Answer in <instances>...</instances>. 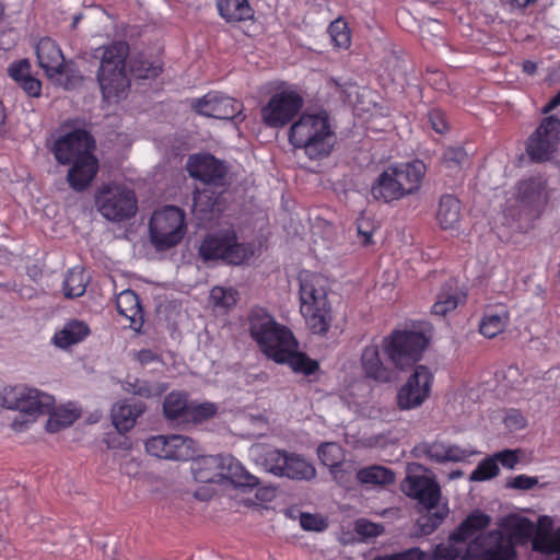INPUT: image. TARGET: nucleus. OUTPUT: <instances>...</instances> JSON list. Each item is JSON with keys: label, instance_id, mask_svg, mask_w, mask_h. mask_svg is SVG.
<instances>
[{"label": "nucleus", "instance_id": "f257e3e1", "mask_svg": "<svg viewBox=\"0 0 560 560\" xmlns=\"http://www.w3.org/2000/svg\"><path fill=\"white\" fill-rule=\"evenodd\" d=\"M249 335L260 351L277 363H289L294 372L314 374L319 365L305 353L298 352L293 332L276 322L265 308L254 307L248 314Z\"/></svg>", "mask_w": 560, "mask_h": 560}, {"label": "nucleus", "instance_id": "f03ea898", "mask_svg": "<svg viewBox=\"0 0 560 560\" xmlns=\"http://www.w3.org/2000/svg\"><path fill=\"white\" fill-rule=\"evenodd\" d=\"M289 142L312 161L328 158L336 144V132L331 117L326 109L304 110L291 124Z\"/></svg>", "mask_w": 560, "mask_h": 560}, {"label": "nucleus", "instance_id": "7ed1b4c3", "mask_svg": "<svg viewBox=\"0 0 560 560\" xmlns=\"http://www.w3.org/2000/svg\"><path fill=\"white\" fill-rule=\"evenodd\" d=\"M101 49L102 56L96 73L101 93L104 101L118 103L127 96L130 88L126 70L130 46L126 40H114Z\"/></svg>", "mask_w": 560, "mask_h": 560}, {"label": "nucleus", "instance_id": "20e7f679", "mask_svg": "<svg viewBox=\"0 0 560 560\" xmlns=\"http://www.w3.org/2000/svg\"><path fill=\"white\" fill-rule=\"evenodd\" d=\"M299 280L301 314L313 334L325 335L331 324L327 279L319 273L302 271Z\"/></svg>", "mask_w": 560, "mask_h": 560}, {"label": "nucleus", "instance_id": "39448f33", "mask_svg": "<svg viewBox=\"0 0 560 560\" xmlns=\"http://www.w3.org/2000/svg\"><path fill=\"white\" fill-rule=\"evenodd\" d=\"M0 398L3 407L20 411L12 422V429L16 432L26 430L37 416L45 415L55 405L52 396L25 385L3 387Z\"/></svg>", "mask_w": 560, "mask_h": 560}, {"label": "nucleus", "instance_id": "423d86ee", "mask_svg": "<svg viewBox=\"0 0 560 560\" xmlns=\"http://www.w3.org/2000/svg\"><path fill=\"white\" fill-rule=\"evenodd\" d=\"M254 245L238 241L233 229L219 230L207 234L198 254L202 261L221 260L226 265L240 266L254 256Z\"/></svg>", "mask_w": 560, "mask_h": 560}, {"label": "nucleus", "instance_id": "0eeeda50", "mask_svg": "<svg viewBox=\"0 0 560 560\" xmlns=\"http://www.w3.org/2000/svg\"><path fill=\"white\" fill-rule=\"evenodd\" d=\"M430 337L422 329H394L383 338L382 348L396 369L405 370L422 359Z\"/></svg>", "mask_w": 560, "mask_h": 560}, {"label": "nucleus", "instance_id": "6e6552de", "mask_svg": "<svg viewBox=\"0 0 560 560\" xmlns=\"http://www.w3.org/2000/svg\"><path fill=\"white\" fill-rule=\"evenodd\" d=\"M149 231L151 242L161 250L176 246L186 234L185 212L176 206H165L153 212Z\"/></svg>", "mask_w": 560, "mask_h": 560}, {"label": "nucleus", "instance_id": "1a4fd4ad", "mask_svg": "<svg viewBox=\"0 0 560 560\" xmlns=\"http://www.w3.org/2000/svg\"><path fill=\"white\" fill-rule=\"evenodd\" d=\"M304 106V98L294 86L276 90L261 107V119L267 127L283 128L292 122Z\"/></svg>", "mask_w": 560, "mask_h": 560}, {"label": "nucleus", "instance_id": "9d476101", "mask_svg": "<svg viewBox=\"0 0 560 560\" xmlns=\"http://www.w3.org/2000/svg\"><path fill=\"white\" fill-rule=\"evenodd\" d=\"M560 144V119L555 115L544 117L525 141V152L534 163L553 159Z\"/></svg>", "mask_w": 560, "mask_h": 560}, {"label": "nucleus", "instance_id": "9b49d317", "mask_svg": "<svg viewBox=\"0 0 560 560\" xmlns=\"http://www.w3.org/2000/svg\"><path fill=\"white\" fill-rule=\"evenodd\" d=\"M96 203L101 214L113 222L128 220L138 211L135 191L121 185H109L100 189Z\"/></svg>", "mask_w": 560, "mask_h": 560}, {"label": "nucleus", "instance_id": "f8f14e48", "mask_svg": "<svg viewBox=\"0 0 560 560\" xmlns=\"http://www.w3.org/2000/svg\"><path fill=\"white\" fill-rule=\"evenodd\" d=\"M266 469L275 476L292 480H311L316 470L302 456L281 450L269 451L265 456Z\"/></svg>", "mask_w": 560, "mask_h": 560}, {"label": "nucleus", "instance_id": "ddd939ff", "mask_svg": "<svg viewBox=\"0 0 560 560\" xmlns=\"http://www.w3.org/2000/svg\"><path fill=\"white\" fill-rule=\"evenodd\" d=\"M148 454L171 460H190L197 455V443L184 435H156L147 440Z\"/></svg>", "mask_w": 560, "mask_h": 560}, {"label": "nucleus", "instance_id": "4468645a", "mask_svg": "<svg viewBox=\"0 0 560 560\" xmlns=\"http://www.w3.org/2000/svg\"><path fill=\"white\" fill-rule=\"evenodd\" d=\"M434 375L424 365H417L407 382L398 389L397 406L400 410L420 407L430 396Z\"/></svg>", "mask_w": 560, "mask_h": 560}, {"label": "nucleus", "instance_id": "2eb2a0df", "mask_svg": "<svg viewBox=\"0 0 560 560\" xmlns=\"http://www.w3.org/2000/svg\"><path fill=\"white\" fill-rule=\"evenodd\" d=\"M95 149V140L85 129H74L52 143L50 151L56 161L61 165L79 160L85 154H92Z\"/></svg>", "mask_w": 560, "mask_h": 560}, {"label": "nucleus", "instance_id": "dca6fc26", "mask_svg": "<svg viewBox=\"0 0 560 560\" xmlns=\"http://www.w3.org/2000/svg\"><path fill=\"white\" fill-rule=\"evenodd\" d=\"M401 491L427 510L436 508L441 499V487L433 477L407 475L400 485Z\"/></svg>", "mask_w": 560, "mask_h": 560}, {"label": "nucleus", "instance_id": "f3484780", "mask_svg": "<svg viewBox=\"0 0 560 560\" xmlns=\"http://www.w3.org/2000/svg\"><path fill=\"white\" fill-rule=\"evenodd\" d=\"M187 171L190 177L212 186H223L228 175V166L212 154L190 155Z\"/></svg>", "mask_w": 560, "mask_h": 560}, {"label": "nucleus", "instance_id": "a211bd4d", "mask_svg": "<svg viewBox=\"0 0 560 560\" xmlns=\"http://www.w3.org/2000/svg\"><path fill=\"white\" fill-rule=\"evenodd\" d=\"M196 110L207 117L233 119L243 110V103L219 92H209L197 100Z\"/></svg>", "mask_w": 560, "mask_h": 560}, {"label": "nucleus", "instance_id": "6ab92c4d", "mask_svg": "<svg viewBox=\"0 0 560 560\" xmlns=\"http://www.w3.org/2000/svg\"><path fill=\"white\" fill-rule=\"evenodd\" d=\"M516 550L513 542L502 537L490 548L483 549L480 538L471 540L463 555V560H515Z\"/></svg>", "mask_w": 560, "mask_h": 560}, {"label": "nucleus", "instance_id": "aec40b11", "mask_svg": "<svg viewBox=\"0 0 560 560\" xmlns=\"http://www.w3.org/2000/svg\"><path fill=\"white\" fill-rule=\"evenodd\" d=\"M390 174L404 188V196L408 197L418 192L425 175V164L420 160L407 163H397L388 166Z\"/></svg>", "mask_w": 560, "mask_h": 560}, {"label": "nucleus", "instance_id": "412c9836", "mask_svg": "<svg viewBox=\"0 0 560 560\" xmlns=\"http://www.w3.org/2000/svg\"><path fill=\"white\" fill-rule=\"evenodd\" d=\"M36 57L39 67L48 78L63 74L66 70L65 57L59 45L50 37H43L36 45Z\"/></svg>", "mask_w": 560, "mask_h": 560}, {"label": "nucleus", "instance_id": "4be33fe9", "mask_svg": "<svg viewBox=\"0 0 560 560\" xmlns=\"http://www.w3.org/2000/svg\"><path fill=\"white\" fill-rule=\"evenodd\" d=\"M67 174L69 186L78 192L84 191L91 185L98 172V160L92 154H85L70 163Z\"/></svg>", "mask_w": 560, "mask_h": 560}, {"label": "nucleus", "instance_id": "5701e85b", "mask_svg": "<svg viewBox=\"0 0 560 560\" xmlns=\"http://www.w3.org/2000/svg\"><path fill=\"white\" fill-rule=\"evenodd\" d=\"M402 191V186L393 177L388 167L373 180L370 188L372 199L381 203H390L404 199Z\"/></svg>", "mask_w": 560, "mask_h": 560}, {"label": "nucleus", "instance_id": "b1692460", "mask_svg": "<svg viewBox=\"0 0 560 560\" xmlns=\"http://www.w3.org/2000/svg\"><path fill=\"white\" fill-rule=\"evenodd\" d=\"M221 481L223 479L230 481L236 488L253 489L259 485L258 477L252 475L245 469L232 455H222Z\"/></svg>", "mask_w": 560, "mask_h": 560}, {"label": "nucleus", "instance_id": "393cba45", "mask_svg": "<svg viewBox=\"0 0 560 560\" xmlns=\"http://www.w3.org/2000/svg\"><path fill=\"white\" fill-rule=\"evenodd\" d=\"M145 410L142 401L122 400L112 408V421L119 433L130 431L138 419Z\"/></svg>", "mask_w": 560, "mask_h": 560}, {"label": "nucleus", "instance_id": "a878e982", "mask_svg": "<svg viewBox=\"0 0 560 560\" xmlns=\"http://www.w3.org/2000/svg\"><path fill=\"white\" fill-rule=\"evenodd\" d=\"M191 460V474L197 482H221L222 455H196Z\"/></svg>", "mask_w": 560, "mask_h": 560}, {"label": "nucleus", "instance_id": "bb28decb", "mask_svg": "<svg viewBox=\"0 0 560 560\" xmlns=\"http://www.w3.org/2000/svg\"><path fill=\"white\" fill-rule=\"evenodd\" d=\"M510 323V312L505 305L489 307L485 311L480 323L479 332L492 339L503 332Z\"/></svg>", "mask_w": 560, "mask_h": 560}, {"label": "nucleus", "instance_id": "cd10ccee", "mask_svg": "<svg viewBox=\"0 0 560 560\" xmlns=\"http://www.w3.org/2000/svg\"><path fill=\"white\" fill-rule=\"evenodd\" d=\"M435 218L442 230L458 229L462 218L460 200L452 194L442 195L439 199Z\"/></svg>", "mask_w": 560, "mask_h": 560}, {"label": "nucleus", "instance_id": "c85d7f7f", "mask_svg": "<svg viewBox=\"0 0 560 560\" xmlns=\"http://www.w3.org/2000/svg\"><path fill=\"white\" fill-rule=\"evenodd\" d=\"M116 307L130 322V327L140 330L143 325V310L139 296L132 290H124L116 296Z\"/></svg>", "mask_w": 560, "mask_h": 560}, {"label": "nucleus", "instance_id": "c756f323", "mask_svg": "<svg viewBox=\"0 0 560 560\" xmlns=\"http://www.w3.org/2000/svg\"><path fill=\"white\" fill-rule=\"evenodd\" d=\"M361 364L368 377L380 383H387L390 381L392 371L382 362L377 345H369L364 347L361 354Z\"/></svg>", "mask_w": 560, "mask_h": 560}, {"label": "nucleus", "instance_id": "7c9ffc66", "mask_svg": "<svg viewBox=\"0 0 560 560\" xmlns=\"http://www.w3.org/2000/svg\"><path fill=\"white\" fill-rule=\"evenodd\" d=\"M424 453L431 460L436 463L464 462L476 454L474 451L439 441L425 444Z\"/></svg>", "mask_w": 560, "mask_h": 560}, {"label": "nucleus", "instance_id": "2f4dec72", "mask_svg": "<svg viewBox=\"0 0 560 560\" xmlns=\"http://www.w3.org/2000/svg\"><path fill=\"white\" fill-rule=\"evenodd\" d=\"M546 182L541 177H530L517 184L518 200L524 207L539 208L546 202Z\"/></svg>", "mask_w": 560, "mask_h": 560}, {"label": "nucleus", "instance_id": "473e14b6", "mask_svg": "<svg viewBox=\"0 0 560 560\" xmlns=\"http://www.w3.org/2000/svg\"><path fill=\"white\" fill-rule=\"evenodd\" d=\"M491 518L480 511L471 512L450 535L451 541L465 542L476 532L482 530L490 525Z\"/></svg>", "mask_w": 560, "mask_h": 560}, {"label": "nucleus", "instance_id": "72a5a7b5", "mask_svg": "<svg viewBox=\"0 0 560 560\" xmlns=\"http://www.w3.org/2000/svg\"><path fill=\"white\" fill-rule=\"evenodd\" d=\"M89 334L90 328L84 322L73 319L66 323L61 330L55 332L52 341L58 348L67 349L83 341Z\"/></svg>", "mask_w": 560, "mask_h": 560}, {"label": "nucleus", "instance_id": "f704fd0d", "mask_svg": "<svg viewBox=\"0 0 560 560\" xmlns=\"http://www.w3.org/2000/svg\"><path fill=\"white\" fill-rule=\"evenodd\" d=\"M217 7L226 22H242L254 18V10L248 0H218Z\"/></svg>", "mask_w": 560, "mask_h": 560}, {"label": "nucleus", "instance_id": "c9c22d12", "mask_svg": "<svg viewBox=\"0 0 560 560\" xmlns=\"http://www.w3.org/2000/svg\"><path fill=\"white\" fill-rule=\"evenodd\" d=\"M189 400L186 393L171 392L165 396L163 401L164 417L170 421H176L183 424Z\"/></svg>", "mask_w": 560, "mask_h": 560}, {"label": "nucleus", "instance_id": "e433bc0d", "mask_svg": "<svg viewBox=\"0 0 560 560\" xmlns=\"http://www.w3.org/2000/svg\"><path fill=\"white\" fill-rule=\"evenodd\" d=\"M440 161L447 176H456L468 164L469 159L466 150L460 145H456L445 148Z\"/></svg>", "mask_w": 560, "mask_h": 560}, {"label": "nucleus", "instance_id": "4c0bfd02", "mask_svg": "<svg viewBox=\"0 0 560 560\" xmlns=\"http://www.w3.org/2000/svg\"><path fill=\"white\" fill-rule=\"evenodd\" d=\"M355 478L362 485L386 486L395 481V474L384 466L372 465L359 469Z\"/></svg>", "mask_w": 560, "mask_h": 560}, {"label": "nucleus", "instance_id": "58836bf2", "mask_svg": "<svg viewBox=\"0 0 560 560\" xmlns=\"http://www.w3.org/2000/svg\"><path fill=\"white\" fill-rule=\"evenodd\" d=\"M129 70L137 79H154L162 72V65L145 58L143 54H137L129 58Z\"/></svg>", "mask_w": 560, "mask_h": 560}, {"label": "nucleus", "instance_id": "ea45409f", "mask_svg": "<svg viewBox=\"0 0 560 560\" xmlns=\"http://www.w3.org/2000/svg\"><path fill=\"white\" fill-rule=\"evenodd\" d=\"M45 415H49L46 423V429L50 433L59 432L60 430L71 425L79 417V412L74 409L65 407L55 408L54 405Z\"/></svg>", "mask_w": 560, "mask_h": 560}, {"label": "nucleus", "instance_id": "a19ab883", "mask_svg": "<svg viewBox=\"0 0 560 560\" xmlns=\"http://www.w3.org/2000/svg\"><path fill=\"white\" fill-rule=\"evenodd\" d=\"M218 412V407L213 402L189 401L183 424H199L213 418Z\"/></svg>", "mask_w": 560, "mask_h": 560}, {"label": "nucleus", "instance_id": "79ce46f5", "mask_svg": "<svg viewBox=\"0 0 560 560\" xmlns=\"http://www.w3.org/2000/svg\"><path fill=\"white\" fill-rule=\"evenodd\" d=\"M465 296H462L456 288H448L439 293L435 303L432 305V314L446 316L450 312L456 310Z\"/></svg>", "mask_w": 560, "mask_h": 560}, {"label": "nucleus", "instance_id": "37998d69", "mask_svg": "<svg viewBox=\"0 0 560 560\" xmlns=\"http://www.w3.org/2000/svg\"><path fill=\"white\" fill-rule=\"evenodd\" d=\"M86 278L83 269L73 268L69 270L63 280V293L66 298H79L86 290Z\"/></svg>", "mask_w": 560, "mask_h": 560}, {"label": "nucleus", "instance_id": "c03bdc74", "mask_svg": "<svg viewBox=\"0 0 560 560\" xmlns=\"http://www.w3.org/2000/svg\"><path fill=\"white\" fill-rule=\"evenodd\" d=\"M331 43L339 49H348L351 45V32L342 18H337L328 26Z\"/></svg>", "mask_w": 560, "mask_h": 560}, {"label": "nucleus", "instance_id": "a18cd8bd", "mask_svg": "<svg viewBox=\"0 0 560 560\" xmlns=\"http://www.w3.org/2000/svg\"><path fill=\"white\" fill-rule=\"evenodd\" d=\"M447 514V508H443L435 512H431V510H428V514L422 515L417 520V533L422 536L432 534L442 524Z\"/></svg>", "mask_w": 560, "mask_h": 560}, {"label": "nucleus", "instance_id": "49530a36", "mask_svg": "<svg viewBox=\"0 0 560 560\" xmlns=\"http://www.w3.org/2000/svg\"><path fill=\"white\" fill-rule=\"evenodd\" d=\"M317 455L320 462L329 467V469L336 467L341 464L342 460V450L341 447L334 442H326L318 446Z\"/></svg>", "mask_w": 560, "mask_h": 560}, {"label": "nucleus", "instance_id": "de8ad7c7", "mask_svg": "<svg viewBox=\"0 0 560 560\" xmlns=\"http://www.w3.org/2000/svg\"><path fill=\"white\" fill-rule=\"evenodd\" d=\"M500 472L493 456L483 458L470 474L471 481H486L497 477Z\"/></svg>", "mask_w": 560, "mask_h": 560}, {"label": "nucleus", "instance_id": "09e8293b", "mask_svg": "<svg viewBox=\"0 0 560 560\" xmlns=\"http://www.w3.org/2000/svg\"><path fill=\"white\" fill-rule=\"evenodd\" d=\"M210 299L214 306L231 308L236 304L235 293L231 289L213 287L210 291Z\"/></svg>", "mask_w": 560, "mask_h": 560}, {"label": "nucleus", "instance_id": "8fccbe9b", "mask_svg": "<svg viewBox=\"0 0 560 560\" xmlns=\"http://www.w3.org/2000/svg\"><path fill=\"white\" fill-rule=\"evenodd\" d=\"M455 541H451L448 538L447 544H439L434 547L431 556V560H456L460 553V550L455 546Z\"/></svg>", "mask_w": 560, "mask_h": 560}, {"label": "nucleus", "instance_id": "3c124183", "mask_svg": "<svg viewBox=\"0 0 560 560\" xmlns=\"http://www.w3.org/2000/svg\"><path fill=\"white\" fill-rule=\"evenodd\" d=\"M300 525L304 530L323 532L327 528V522L323 516L306 512L300 514Z\"/></svg>", "mask_w": 560, "mask_h": 560}, {"label": "nucleus", "instance_id": "603ef678", "mask_svg": "<svg viewBox=\"0 0 560 560\" xmlns=\"http://www.w3.org/2000/svg\"><path fill=\"white\" fill-rule=\"evenodd\" d=\"M428 120L431 128L439 135H444L450 129L446 115L440 108L430 109L428 113Z\"/></svg>", "mask_w": 560, "mask_h": 560}, {"label": "nucleus", "instance_id": "864d4df0", "mask_svg": "<svg viewBox=\"0 0 560 560\" xmlns=\"http://www.w3.org/2000/svg\"><path fill=\"white\" fill-rule=\"evenodd\" d=\"M124 388L133 395H138L141 397H150L152 395V388L147 381L139 380L137 377L132 378L128 376L125 382Z\"/></svg>", "mask_w": 560, "mask_h": 560}, {"label": "nucleus", "instance_id": "5fc2aeb1", "mask_svg": "<svg viewBox=\"0 0 560 560\" xmlns=\"http://www.w3.org/2000/svg\"><path fill=\"white\" fill-rule=\"evenodd\" d=\"M532 548L541 553H556L549 532H538L532 540Z\"/></svg>", "mask_w": 560, "mask_h": 560}, {"label": "nucleus", "instance_id": "6e6d98bb", "mask_svg": "<svg viewBox=\"0 0 560 560\" xmlns=\"http://www.w3.org/2000/svg\"><path fill=\"white\" fill-rule=\"evenodd\" d=\"M31 65L27 59H22L13 62L9 67V75L18 84L23 82L24 79L31 77Z\"/></svg>", "mask_w": 560, "mask_h": 560}, {"label": "nucleus", "instance_id": "4d7b16f0", "mask_svg": "<svg viewBox=\"0 0 560 560\" xmlns=\"http://www.w3.org/2000/svg\"><path fill=\"white\" fill-rule=\"evenodd\" d=\"M538 485V478L527 475H517L506 481V488L516 490H530Z\"/></svg>", "mask_w": 560, "mask_h": 560}, {"label": "nucleus", "instance_id": "13d9d810", "mask_svg": "<svg viewBox=\"0 0 560 560\" xmlns=\"http://www.w3.org/2000/svg\"><path fill=\"white\" fill-rule=\"evenodd\" d=\"M334 480L341 487L349 489L353 482L352 471L343 467V464H339L336 467L329 469Z\"/></svg>", "mask_w": 560, "mask_h": 560}, {"label": "nucleus", "instance_id": "bf43d9fd", "mask_svg": "<svg viewBox=\"0 0 560 560\" xmlns=\"http://www.w3.org/2000/svg\"><path fill=\"white\" fill-rule=\"evenodd\" d=\"M495 463H500L503 467L513 469L520 460L518 451L503 450L492 455Z\"/></svg>", "mask_w": 560, "mask_h": 560}, {"label": "nucleus", "instance_id": "052dcab7", "mask_svg": "<svg viewBox=\"0 0 560 560\" xmlns=\"http://www.w3.org/2000/svg\"><path fill=\"white\" fill-rule=\"evenodd\" d=\"M425 553L419 548H411L405 552L386 557H377L373 560H424Z\"/></svg>", "mask_w": 560, "mask_h": 560}, {"label": "nucleus", "instance_id": "680f3d73", "mask_svg": "<svg viewBox=\"0 0 560 560\" xmlns=\"http://www.w3.org/2000/svg\"><path fill=\"white\" fill-rule=\"evenodd\" d=\"M19 86L31 97H38L42 93V82L32 75L24 79Z\"/></svg>", "mask_w": 560, "mask_h": 560}, {"label": "nucleus", "instance_id": "e2e57ef3", "mask_svg": "<svg viewBox=\"0 0 560 560\" xmlns=\"http://www.w3.org/2000/svg\"><path fill=\"white\" fill-rule=\"evenodd\" d=\"M355 530L358 534L368 536V537H375L380 534L378 526L374 523L366 521V520H359L355 523Z\"/></svg>", "mask_w": 560, "mask_h": 560}, {"label": "nucleus", "instance_id": "0e129e2a", "mask_svg": "<svg viewBox=\"0 0 560 560\" xmlns=\"http://www.w3.org/2000/svg\"><path fill=\"white\" fill-rule=\"evenodd\" d=\"M358 233L362 236L363 245L372 244L373 229H370L369 220L361 218L358 220Z\"/></svg>", "mask_w": 560, "mask_h": 560}, {"label": "nucleus", "instance_id": "69168bd1", "mask_svg": "<svg viewBox=\"0 0 560 560\" xmlns=\"http://www.w3.org/2000/svg\"><path fill=\"white\" fill-rule=\"evenodd\" d=\"M538 0H502L511 10L524 12L528 7L535 4Z\"/></svg>", "mask_w": 560, "mask_h": 560}, {"label": "nucleus", "instance_id": "338daca9", "mask_svg": "<svg viewBox=\"0 0 560 560\" xmlns=\"http://www.w3.org/2000/svg\"><path fill=\"white\" fill-rule=\"evenodd\" d=\"M137 359L141 364H150L159 360V355L150 349H142L137 353Z\"/></svg>", "mask_w": 560, "mask_h": 560}, {"label": "nucleus", "instance_id": "774afa93", "mask_svg": "<svg viewBox=\"0 0 560 560\" xmlns=\"http://www.w3.org/2000/svg\"><path fill=\"white\" fill-rule=\"evenodd\" d=\"M558 106H560V90L557 92L555 96H552L547 104L544 105L541 108V113L544 115L549 114L553 109H556Z\"/></svg>", "mask_w": 560, "mask_h": 560}]
</instances>
